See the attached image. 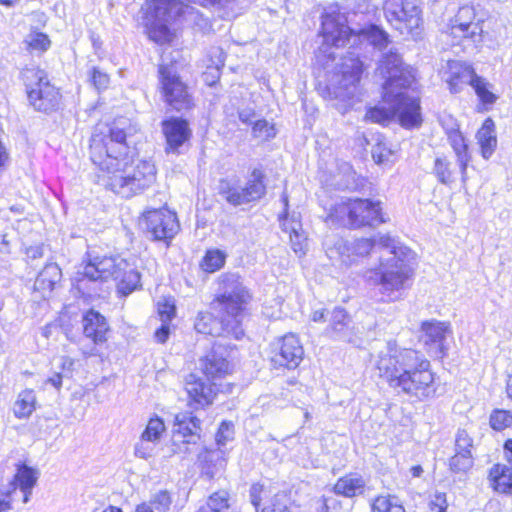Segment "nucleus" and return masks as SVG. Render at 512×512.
I'll use <instances>...</instances> for the list:
<instances>
[{
    "mask_svg": "<svg viewBox=\"0 0 512 512\" xmlns=\"http://www.w3.org/2000/svg\"><path fill=\"white\" fill-rule=\"evenodd\" d=\"M384 14L387 21L400 34L416 38L421 33L419 7L409 0H386Z\"/></svg>",
    "mask_w": 512,
    "mask_h": 512,
    "instance_id": "ddd939ff",
    "label": "nucleus"
},
{
    "mask_svg": "<svg viewBox=\"0 0 512 512\" xmlns=\"http://www.w3.org/2000/svg\"><path fill=\"white\" fill-rule=\"evenodd\" d=\"M154 336L158 342L165 343L169 336V322H162L161 327L155 331Z\"/></svg>",
    "mask_w": 512,
    "mask_h": 512,
    "instance_id": "13d9d810",
    "label": "nucleus"
},
{
    "mask_svg": "<svg viewBox=\"0 0 512 512\" xmlns=\"http://www.w3.org/2000/svg\"><path fill=\"white\" fill-rule=\"evenodd\" d=\"M366 481L359 475L348 474L337 480L334 491L344 497H355L364 493Z\"/></svg>",
    "mask_w": 512,
    "mask_h": 512,
    "instance_id": "c756f323",
    "label": "nucleus"
},
{
    "mask_svg": "<svg viewBox=\"0 0 512 512\" xmlns=\"http://www.w3.org/2000/svg\"><path fill=\"white\" fill-rule=\"evenodd\" d=\"M311 319L314 322L324 321V319H325V311L324 310H315L312 313Z\"/></svg>",
    "mask_w": 512,
    "mask_h": 512,
    "instance_id": "0e129e2a",
    "label": "nucleus"
},
{
    "mask_svg": "<svg viewBox=\"0 0 512 512\" xmlns=\"http://www.w3.org/2000/svg\"><path fill=\"white\" fill-rule=\"evenodd\" d=\"M74 366V360L68 356H61L59 358V367L61 371L63 372L64 376L66 375L65 372H71L72 368Z\"/></svg>",
    "mask_w": 512,
    "mask_h": 512,
    "instance_id": "bf43d9fd",
    "label": "nucleus"
},
{
    "mask_svg": "<svg viewBox=\"0 0 512 512\" xmlns=\"http://www.w3.org/2000/svg\"><path fill=\"white\" fill-rule=\"evenodd\" d=\"M88 256V261L78 268L73 277L77 289L83 292L89 289L88 283L119 278V271L126 265V260L118 256Z\"/></svg>",
    "mask_w": 512,
    "mask_h": 512,
    "instance_id": "9b49d317",
    "label": "nucleus"
},
{
    "mask_svg": "<svg viewBox=\"0 0 512 512\" xmlns=\"http://www.w3.org/2000/svg\"><path fill=\"white\" fill-rule=\"evenodd\" d=\"M62 273L55 263L47 264L37 276L34 288L42 292L43 296L50 293L55 285L61 280Z\"/></svg>",
    "mask_w": 512,
    "mask_h": 512,
    "instance_id": "7c9ffc66",
    "label": "nucleus"
},
{
    "mask_svg": "<svg viewBox=\"0 0 512 512\" xmlns=\"http://www.w3.org/2000/svg\"><path fill=\"white\" fill-rule=\"evenodd\" d=\"M388 96L387 89H383V102L370 108L365 117L375 123L387 124L397 119L405 128L418 127L422 123L419 99L409 91L392 90Z\"/></svg>",
    "mask_w": 512,
    "mask_h": 512,
    "instance_id": "423d86ee",
    "label": "nucleus"
},
{
    "mask_svg": "<svg viewBox=\"0 0 512 512\" xmlns=\"http://www.w3.org/2000/svg\"><path fill=\"white\" fill-rule=\"evenodd\" d=\"M318 512H328V504L325 499L317 501Z\"/></svg>",
    "mask_w": 512,
    "mask_h": 512,
    "instance_id": "338daca9",
    "label": "nucleus"
},
{
    "mask_svg": "<svg viewBox=\"0 0 512 512\" xmlns=\"http://www.w3.org/2000/svg\"><path fill=\"white\" fill-rule=\"evenodd\" d=\"M372 512H406L398 497L394 495H379L371 504Z\"/></svg>",
    "mask_w": 512,
    "mask_h": 512,
    "instance_id": "e433bc0d",
    "label": "nucleus"
},
{
    "mask_svg": "<svg viewBox=\"0 0 512 512\" xmlns=\"http://www.w3.org/2000/svg\"><path fill=\"white\" fill-rule=\"evenodd\" d=\"M208 509L213 512H225L229 508V494L222 490L215 492L209 497Z\"/></svg>",
    "mask_w": 512,
    "mask_h": 512,
    "instance_id": "c03bdc74",
    "label": "nucleus"
},
{
    "mask_svg": "<svg viewBox=\"0 0 512 512\" xmlns=\"http://www.w3.org/2000/svg\"><path fill=\"white\" fill-rule=\"evenodd\" d=\"M263 179L264 175L260 170L255 169L252 172L246 186L243 187L248 202L258 200L264 196L266 187Z\"/></svg>",
    "mask_w": 512,
    "mask_h": 512,
    "instance_id": "f704fd0d",
    "label": "nucleus"
},
{
    "mask_svg": "<svg viewBox=\"0 0 512 512\" xmlns=\"http://www.w3.org/2000/svg\"><path fill=\"white\" fill-rule=\"evenodd\" d=\"M140 279V273L126 261L125 268L119 271V278L115 279L118 292L124 296L129 295L141 287Z\"/></svg>",
    "mask_w": 512,
    "mask_h": 512,
    "instance_id": "473e14b6",
    "label": "nucleus"
},
{
    "mask_svg": "<svg viewBox=\"0 0 512 512\" xmlns=\"http://www.w3.org/2000/svg\"><path fill=\"white\" fill-rule=\"evenodd\" d=\"M291 507L290 497L284 492H279L269 500L261 512H292Z\"/></svg>",
    "mask_w": 512,
    "mask_h": 512,
    "instance_id": "a19ab883",
    "label": "nucleus"
},
{
    "mask_svg": "<svg viewBox=\"0 0 512 512\" xmlns=\"http://www.w3.org/2000/svg\"><path fill=\"white\" fill-rule=\"evenodd\" d=\"M420 341L427 352L438 358H443L447 352V339L451 337L452 330L448 322L438 320L424 321L421 324Z\"/></svg>",
    "mask_w": 512,
    "mask_h": 512,
    "instance_id": "412c9836",
    "label": "nucleus"
},
{
    "mask_svg": "<svg viewBox=\"0 0 512 512\" xmlns=\"http://www.w3.org/2000/svg\"><path fill=\"white\" fill-rule=\"evenodd\" d=\"M482 31L481 24L476 21L474 7L465 5L459 8L457 14L451 20L446 35L453 38V43H460L463 39L479 42Z\"/></svg>",
    "mask_w": 512,
    "mask_h": 512,
    "instance_id": "aec40b11",
    "label": "nucleus"
},
{
    "mask_svg": "<svg viewBox=\"0 0 512 512\" xmlns=\"http://www.w3.org/2000/svg\"><path fill=\"white\" fill-rule=\"evenodd\" d=\"M372 241L381 249L380 261L377 268L369 269L365 273V278L378 286L384 301H397L411 284L413 269L407 261L411 250L396 245L389 235L375 236Z\"/></svg>",
    "mask_w": 512,
    "mask_h": 512,
    "instance_id": "20e7f679",
    "label": "nucleus"
},
{
    "mask_svg": "<svg viewBox=\"0 0 512 512\" xmlns=\"http://www.w3.org/2000/svg\"><path fill=\"white\" fill-rule=\"evenodd\" d=\"M350 322V318L344 309L335 308L331 313L330 324L326 329L327 335L335 339L348 340Z\"/></svg>",
    "mask_w": 512,
    "mask_h": 512,
    "instance_id": "cd10ccee",
    "label": "nucleus"
},
{
    "mask_svg": "<svg viewBox=\"0 0 512 512\" xmlns=\"http://www.w3.org/2000/svg\"><path fill=\"white\" fill-rule=\"evenodd\" d=\"M64 374L62 372H55L51 377L47 378L45 384L52 385L55 389L59 390L62 387V379Z\"/></svg>",
    "mask_w": 512,
    "mask_h": 512,
    "instance_id": "052dcab7",
    "label": "nucleus"
},
{
    "mask_svg": "<svg viewBox=\"0 0 512 512\" xmlns=\"http://www.w3.org/2000/svg\"><path fill=\"white\" fill-rule=\"evenodd\" d=\"M507 395L510 399H512V375H509L506 385Z\"/></svg>",
    "mask_w": 512,
    "mask_h": 512,
    "instance_id": "774afa93",
    "label": "nucleus"
},
{
    "mask_svg": "<svg viewBox=\"0 0 512 512\" xmlns=\"http://www.w3.org/2000/svg\"><path fill=\"white\" fill-rule=\"evenodd\" d=\"M134 512H155L152 505H148L147 503H141L137 505Z\"/></svg>",
    "mask_w": 512,
    "mask_h": 512,
    "instance_id": "69168bd1",
    "label": "nucleus"
},
{
    "mask_svg": "<svg viewBox=\"0 0 512 512\" xmlns=\"http://www.w3.org/2000/svg\"><path fill=\"white\" fill-rule=\"evenodd\" d=\"M452 122L451 129L446 128V135L450 146L452 147L456 161L460 169L461 180L465 184L468 179L467 168L472 160L471 153L468 149V144L458 129V125L454 119H450Z\"/></svg>",
    "mask_w": 512,
    "mask_h": 512,
    "instance_id": "5701e85b",
    "label": "nucleus"
},
{
    "mask_svg": "<svg viewBox=\"0 0 512 512\" xmlns=\"http://www.w3.org/2000/svg\"><path fill=\"white\" fill-rule=\"evenodd\" d=\"M378 70L385 79L383 89H387L388 93L392 90L409 91L408 89L415 82L413 68L404 65L400 55L393 51L383 55Z\"/></svg>",
    "mask_w": 512,
    "mask_h": 512,
    "instance_id": "4468645a",
    "label": "nucleus"
},
{
    "mask_svg": "<svg viewBox=\"0 0 512 512\" xmlns=\"http://www.w3.org/2000/svg\"><path fill=\"white\" fill-rule=\"evenodd\" d=\"M189 2L199 4L203 7H215L219 10L233 11L235 0H188Z\"/></svg>",
    "mask_w": 512,
    "mask_h": 512,
    "instance_id": "603ef678",
    "label": "nucleus"
},
{
    "mask_svg": "<svg viewBox=\"0 0 512 512\" xmlns=\"http://www.w3.org/2000/svg\"><path fill=\"white\" fill-rule=\"evenodd\" d=\"M325 246L329 259L348 267L355 263L357 257L367 256L375 247V243L368 238L357 239L351 243L342 238H337L331 244L326 241Z\"/></svg>",
    "mask_w": 512,
    "mask_h": 512,
    "instance_id": "a211bd4d",
    "label": "nucleus"
},
{
    "mask_svg": "<svg viewBox=\"0 0 512 512\" xmlns=\"http://www.w3.org/2000/svg\"><path fill=\"white\" fill-rule=\"evenodd\" d=\"M199 368L212 383L205 384L202 379L190 374L186 379V391L197 406L204 407L212 404L218 391L215 381L229 375L232 368L229 361L216 350H212L200 359Z\"/></svg>",
    "mask_w": 512,
    "mask_h": 512,
    "instance_id": "0eeeda50",
    "label": "nucleus"
},
{
    "mask_svg": "<svg viewBox=\"0 0 512 512\" xmlns=\"http://www.w3.org/2000/svg\"><path fill=\"white\" fill-rule=\"evenodd\" d=\"M392 154V150L382 143H378L372 149V157L377 164L389 162Z\"/></svg>",
    "mask_w": 512,
    "mask_h": 512,
    "instance_id": "864d4df0",
    "label": "nucleus"
},
{
    "mask_svg": "<svg viewBox=\"0 0 512 512\" xmlns=\"http://www.w3.org/2000/svg\"><path fill=\"white\" fill-rule=\"evenodd\" d=\"M363 71L364 64L359 56L348 51L328 76L329 94L342 101L351 99L356 93Z\"/></svg>",
    "mask_w": 512,
    "mask_h": 512,
    "instance_id": "9d476101",
    "label": "nucleus"
},
{
    "mask_svg": "<svg viewBox=\"0 0 512 512\" xmlns=\"http://www.w3.org/2000/svg\"><path fill=\"white\" fill-rule=\"evenodd\" d=\"M91 82L97 90H104L110 83L108 74L94 67L91 72Z\"/></svg>",
    "mask_w": 512,
    "mask_h": 512,
    "instance_id": "5fc2aeb1",
    "label": "nucleus"
},
{
    "mask_svg": "<svg viewBox=\"0 0 512 512\" xmlns=\"http://www.w3.org/2000/svg\"><path fill=\"white\" fill-rule=\"evenodd\" d=\"M304 355L299 338L292 333L286 334L280 340L279 351L273 357L275 364L289 369L298 367Z\"/></svg>",
    "mask_w": 512,
    "mask_h": 512,
    "instance_id": "4be33fe9",
    "label": "nucleus"
},
{
    "mask_svg": "<svg viewBox=\"0 0 512 512\" xmlns=\"http://www.w3.org/2000/svg\"><path fill=\"white\" fill-rule=\"evenodd\" d=\"M157 446V443L140 435L134 444L133 454L136 458L149 460L155 456Z\"/></svg>",
    "mask_w": 512,
    "mask_h": 512,
    "instance_id": "79ce46f5",
    "label": "nucleus"
},
{
    "mask_svg": "<svg viewBox=\"0 0 512 512\" xmlns=\"http://www.w3.org/2000/svg\"><path fill=\"white\" fill-rule=\"evenodd\" d=\"M165 431L166 426L164 421L160 417L154 416L148 420L141 436L159 444Z\"/></svg>",
    "mask_w": 512,
    "mask_h": 512,
    "instance_id": "ea45409f",
    "label": "nucleus"
},
{
    "mask_svg": "<svg viewBox=\"0 0 512 512\" xmlns=\"http://www.w3.org/2000/svg\"><path fill=\"white\" fill-rule=\"evenodd\" d=\"M264 490L263 485L259 483H255L250 488V501L252 505L255 507L256 512H259V506L262 501L261 494Z\"/></svg>",
    "mask_w": 512,
    "mask_h": 512,
    "instance_id": "4d7b16f0",
    "label": "nucleus"
},
{
    "mask_svg": "<svg viewBox=\"0 0 512 512\" xmlns=\"http://www.w3.org/2000/svg\"><path fill=\"white\" fill-rule=\"evenodd\" d=\"M144 9L149 37L161 44L171 40L172 34L167 26L171 20L194 19L196 14L193 7L177 0H146Z\"/></svg>",
    "mask_w": 512,
    "mask_h": 512,
    "instance_id": "1a4fd4ad",
    "label": "nucleus"
},
{
    "mask_svg": "<svg viewBox=\"0 0 512 512\" xmlns=\"http://www.w3.org/2000/svg\"><path fill=\"white\" fill-rule=\"evenodd\" d=\"M200 420L191 413L183 412L175 416L172 452L173 454L187 455L191 453V445H195L200 438Z\"/></svg>",
    "mask_w": 512,
    "mask_h": 512,
    "instance_id": "f3484780",
    "label": "nucleus"
},
{
    "mask_svg": "<svg viewBox=\"0 0 512 512\" xmlns=\"http://www.w3.org/2000/svg\"><path fill=\"white\" fill-rule=\"evenodd\" d=\"M472 439L465 430H459L455 439V452L472 457Z\"/></svg>",
    "mask_w": 512,
    "mask_h": 512,
    "instance_id": "49530a36",
    "label": "nucleus"
},
{
    "mask_svg": "<svg viewBox=\"0 0 512 512\" xmlns=\"http://www.w3.org/2000/svg\"><path fill=\"white\" fill-rule=\"evenodd\" d=\"M36 409V396L32 389H25L19 393L14 403V415L18 419H26Z\"/></svg>",
    "mask_w": 512,
    "mask_h": 512,
    "instance_id": "72a5a7b5",
    "label": "nucleus"
},
{
    "mask_svg": "<svg viewBox=\"0 0 512 512\" xmlns=\"http://www.w3.org/2000/svg\"><path fill=\"white\" fill-rule=\"evenodd\" d=\"M37 477L38 473L35 469L26 465H18L17 472L14 475L13 480L9 483V488L3 490L2 493L9 495L12 491L16 490L17 486H19L24 493L23 501L26 503L29 500L31 489L34 487Z\"/></svg>",
    "mask_w": 512,
    "mask_h": 512,
    "instance_id": "bb28decb",
    "label": "nucleus"
},
{
    "mask_svg": "<svg viewBox=\"0 0 512 512\" xmlns=\"http://www.w3.org/2000/svg\"><path fill=\"white\" fill-rule=\"evenodd\" d=\"M321 35L323 43L315 56L317 63L324 69H328L330 63L335 60L334 52L331 51L333 47L338 48L350 44V48H355L367 43L382 49L388 43L387 33L377 26L355 32L347 25L346 16L334 9L323 14Z\"/></svg>",
    "mask_w": 512,
    "mask_h": 512,
    "instance_id": "39448f33",
    "label": "nucleus"
},
{
    "mask_svg": "<svg viewBox=\"0 0 512 512\" xmlns=\"http://www.w3.org/2000/svg\"><path fill=\"white\" fill-rule=\"evenodd\" d=\"M473 465V457L455 452L450 459V468L454 472H465Z\"/></svg>",
    "mask_w": 512,
    "mask_h": 512,
    "instance_id": "de8ad7c7",
    "label": "nucleus"
},
{
    "mask_svg": "<svg viewBox=\"0 0 512 512\" xmlns=\"http://www.w3.org/2000/svg\"><path fill=\"white\" fill-rule=\"evenodd\" d=\"M158 313L161 322H170L175 315V306L173 303L165 301L164 303H158Z\"/></svg>",
    "mask_w": 512,
    "mask_h": 512,
    "instance_id": "6e6d98bb",
    "label": "nucleus"
},
{
    "mask_svg": "<svg viewBox=\"0 0 512 512\" xmlns=\"http://www.w3.org/2000/svg\"><path fill=\"white\" fill-rule=\"evenodd\" d=\"M162 130L166 138L168 150L176 151L190 137L188 123L179 118H171L162 122Z\"/></svg>",
    "mask_w": 512,
    "mask_h": 512,
    "instance_id": "393cba45",
    "label": "nucleus"
},
{
    "mask_svg": "<svg viewBox=\"0 0 512 512\" xmlns=\"http://www.w3.org/2000/svg\"><path fill=\"white\" fill-rule=\"evenodd\" d=\"M234 437V425L230 421H223L216 433V442L220 446H224Z\"/></svg>",
    "mask_w": 512,
    "mask_h": 512,
    "instance_id": "8fccbe9b",
    "label": "nucleus"
},
{
    "mask_svg": "<svg viewBox=\"0 0 512 512\" xmlns=\"http://www.w3.org/2000/svg\"><path fill=\"white\" fill-rule=\"evenodd\" d=\"M28 99L31 105L39 111L54 110L60 101V93L50 84L45 71L39 68H27L22 73Z\"/></svg>",
    "mask_w": 512,
    "mask_h": 512,
    "instance_id": "f8f14e48",
    "label": "nucleus"
},
{
    "mask_svg": "<svg viewBox=\"0 0 512 512\" xmlns=\"http://www.w3.org/2000/svg\"><path fill=\"white\" fill-rule=\"evenodd\" d=\"M379 377L399 392L424 399L432 396L434 375L430 362L418 351L389 342L375 361Z\"/></svg>",
    "mask_w": 512,
    "mask_h": 512,
    "instance_id": "f03ea898",
    "label": "nucleus"
},
{
    "mask_svg": "<svg viewBox=\"0 0 512 512\" xmlns=\"http://www.w3.org/2000/svg\"><path fill=\"white\" fill-rule=\"evenodd\" d=\"M83 333L87 338L92 339L95 344L104 343L109 330L107 321L99 312L91 309L87 311L82 319Z\"/></svg>",
    "mask_w": 512,
    "mask_h": 512,
    "instance_id": "a878e982",
    "label": "nucleus"
},
{
    "mask_svg": "<svg viewBox=\"0 0 512 512\" xmlns=\"http://www.w3.org/2000/svg\"><path fill=\"white\" fill-rule=\"evenodd\" d=\"M489 476L496 491L512 494V465L496 464L491 468Z\"/></svg>",
    "mask_w": 512,
    "mask_h": 512,
    "instance_id": "2f4dec72",
    "label": "nucleus"
},
{
    "mask_svg": "<svg viewBox=\"0 0 512 512\" xmlns=\"http://www.w3.org/2000/svg\"><path fill=\"white\" fill-rule=\"evenodd\" d=\"M171 497L168 492L160 491L153 496L151 501L147 503L152 505L155 512H168L171 506Z\"/></svg>",
    "mask_w": 512,
    "mask_h": 512,
    "instance_id": "09e8293b",
    "label": "nucleus"
},
{
    "mask_svg": "<svg viewBox=\"0 0 512 512\" xmlns=\"http://www.w3.org/2000/svg\"><path fill=\"white\" fill-rule=\"evenodd\" d=\"M327 221L356 229L375 227L385 223L386 219L380 201L356 198L335 203L329 210Z\"/></svg>",
    "mask_w": 512,
    "mask_h": 512,
    "instance_id": "6e6552de",
    "label": "nucleus"
},
{
    "mask_svg": "<svg viewBox=\"0 0 512 512\" xmlns=\"http://www.w3.org/2000/svg\"><path fill=\"white\" fill-rule=\"evenodd\" d=\"M504 448L506 451L507 464L512 465V439L506 441Z\"/></svg>",
    "mask_w": 512,
    "mask_h": 512,
    "instance_id": "e2e57ef3",
    "label": "nucleus"
},
{
    "mask_svg": "<svg viewBox=\"0 0 512 512\" xmlns=\"http://www.w3.org/2000/svg\"><path fill=\"white\" fill-rule=\"evenodd\" d=\"M159 80L161 94L167 105L177 111L192 107L193 101L188 87L172 67L160 65Z\"/></svg>",
    "mask_w": 512,
    "mask_h": 512,
    "instance_id": "2eb2a0df",
    "label": "nucleus"
},
{
    "mask_svg": "<svg viewBox=\"0 0 512 512\" xmlns=\"http://www.w3.org/2000/svg\"><path fill=\"white\" fill-rule=\"evenodd\" d=\"M226 260V254L219 249H211L206 252L202 261L201 268L208 273H214L221 269Z\"/></svg>",
    "mask_w": 512,
    "mask_h": 512,
    "instance_id": "4c0bfd02",
    "label": "nucleus"
},
{
    "mask_svg": "<svg viewBox=\"0 0 512 512\" xmlns=\"http://www.w3.org/2000/svg\"><path fill=\"white\" fill-rule=\"evenodd\" d=\"M451 167L452 163L446 157H437L435 159L433 174L440 183L449 185L454 181V173Z\"/></svg>",
    "mask_w": 512,
    "mask_h": 512,
    "instance_id": "58836bf2",
    "label": "nucleus"
},
{
    "mask_svg": "<svg viewBox=\"0 0 512 512\" xmlns=\"http://www.w3.org/2000/svg\"><path fill=\"white\" fill-rule=\"evenodd\" d=\"M476 138L480 145L482 157L489 159L497 147L495 124L492 119L488 118L484 121L476 134Z\"/></svg>",
    "mask_w": 512,
    "mask_h": 512,
    "instance_id": "c85d7f7f",
    "label": "nucleus"
},
{
    "mask_svg": "<svg viewBox=\"0 0 512 512\" xmlns=\"http://www.w3.org/2000/svg\"><path fill=\"white\" fill-rule=\"evenodd\" d=\"M252 132L255 137L269 139L275 136L276 132L272 125L266 120H258L253 124Z\"/></svg>",
    "mask_w": 512,
    "mask_h": 512,
    "instance_id": "3c124183",
    "label": "nucleus"
},
{
    "mask_svg": "<svg viewBox=\"0 0 512 512\" xmlns=\"http://www.w3.org/2000/svg\"><path fill=\"white\" fill-rule=\"evenodd\" d=\"M282 230L289 234L292 249L297 254H304L307 246V238L302 229L300 216L296 213L292 215L279 216Z\"/></svg>",
    "mask_w": 512,
    "mask_h": 512,
    "instance_id": "b1692460",
    "label": "nucleus"
},
{
    "mask_svg": "<svg viewBox=\"0 0 512 512\" xmlns=\"http://www.w3.org/2000/svg\"><path fill=\"white\" fill-rule=\"evenodd\" d=\"M25 43L30 50L46 51L50 47V40L47 35L40 32L30 33Z\"/></svg>",
    "mask_w": 512,
    "mask_h": 512,
    "instance_id": "a18cd8bd",
    "label": "nucleus"
},
{
    "mask_svg": "<svg viewBox=\"0 0 512 512\" xmlns=\"http://www.w3.org/2000/svg\"><path fill=\"white\" fill-rule=\"evenodd\" d=\"M238 114L240 121L245 124L250 123L255 116L254 110L250 108L243 109Z\"/></svg>",
    "mask_w": 512,
    "mask_h": 512,
    "instance_id": "680f3d73",
    "label": "nucleus"
},
{
    "mask_svg": "<svg viewBox=\"0 0 512 512\" xmlns=\"http://www.w3.org/2000/svg\"><path fill=\"white\" fill-rule=\"evenodd\" d=\"M251 295L237 274H224L219 280V292L215 299L222 313L217 319L209 312H200L195 321L198 333L219 336H232L240 339L244 335L241 322L245 305Z\"/></svg>",
    "mask_w": 512,
    "mask_h": 512,
    "instance_id": "7ed1b4c3",
    "label": "nucleus"
},
{
    "mask_svg": "<svg viewBox=\"0 0 512 512\" xmlns=\"http://www.w3.org/2000/svg\"><path fill=\"white\" fill-rule=\"evenodd\" d=\"M490 426L497 431L512 427V413L502 409L494 410L490 415Z\"/></svg>",
    "mask_w": 512,
    "mask_h": 512,
    "instance_id": "37998d69",
    "label": "nucleus"
},
{
    "mask_svg": "<svg viewBox=\"0 0 512 512\" xmlns=\"http://www.w3.org/2000/svg\"><path fill=\"white\" fill-rule=\"evenodd\" d=\"M449 71L451 77L448 82L452 92H458L462 84H468L474 88L484 104H493L496 101L497 97L488 89V84L474 72L470 65L453 61L449 63Z\"/></svg>",
    "mask_w": 512,
    "mask_h": 512,
    "instance_id": "dca6fc26",
    "label": "nucleus"
},
{
    "mask_svg": "<svg viewBox=\"0 0 512 512\" xmlns=\"http://www.w3.org/2000/svg\"><path fill=\"white\" fill-rule=\"evenodd\" d=\"M90 158L106 173V186L123 198L141 194L156 181V167L152 162L131 160L124 128L116 123L95 128Z\"/></svg>",
    "mask_w": 512,
    "mask_h": 512,
    "instance_id": "f257e3e1",
    "label": "nucleus"
},
{
    "mask_svg": "<svg viewBox=\"0 0 512 512\" xmlns=\"http://www.w3.org/2000/svg\"><path fill=\"white\" fill-rule=\"evenodd\" d=\"M219 193L229 204L233 206L249 203L246 199L244 188L228 181H223L221 183Z\"/></svg>",
    "mask_w": 512,
    "mask_h": 512,
    "instance_id": "c9c22d12",
    "label": "nucleus"
},
{
    "mask_svg": "<svg viewBox=\"0 0 512 512\" xmlns=\"http://www.w3.org/2000/svg\"><path fill=\"white\" fill-rule=\"evenodd\" d=\"M141 224L154 240L172 239L179 230L176 214L166 208L146 211Z\"/></svg>",
    "mask_w": 512,
    "mask_h": 512,
    "instance_id": "6ab92c4d",
    "label": "nucleus"
}]
</instances>
